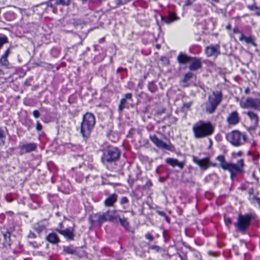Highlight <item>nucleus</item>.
<instances>
[{
    "label": "nucleus",
    "mask_w": 260,
    "mask_h": 260,
    "mask_svg": "<svg viewBox=\"0 0 260 260\" xmlns=\"http://www.w3.org/2000/svg\"><path fill=\"white\" fill-rule=\"evenodd\" d=\"M226 138L228 141L235 146H240L246 141L245 135L238 131H234L229 134Z\"/></svg>",
    "instance_id": "423d86ee"
},
{
    "label": "nucleus",
    "mask_w": 260,
    "mask_h": 260,
    "mask_svg": "<svg viewBox=\"0 0 260 260\" xmlns=\"http://www.w3.org/2000/svg\"><path fill=\"white\" fill-rule=\"evenodd\" d=\"M156 48H158V49H159L160 48V45H156Z\"/></svg>",
    "instance_id": "4d7b16f0"
},
{
    "label": "nucleus",
    "mask_w": 260,
    "mask_h": 260,
    "mask_svg": "<svg viewBox=\"0 0 260 260\" xmlns=\"http://www.w3.org/2000/svg\"><path fill=\"white\" fill-rule=\"evenodd\" d=\"M7 201L9 202H11L12 201V200L11 198H7Z\"/></svg>",
    "instance_id": "864d4df0"
},
{
    "label": "nucleus",
    "mask_w": 260,
    "mask_h": 260,
    "mask_svg": "<svg viewBox=\"0 0 260 260\" xmlns=\"http://www.w3.org/2000/svg\"><path fill=\"white\" fill-rule=\"evenodd\" d=\"M193 161L203 170L207 169L209 167V160L207 158L200 159L193 156Z\"/></svg>",
    "instance_id": "f3484780"
},
{
    "label": "nucleus",
    "mask_w": 260,
    "mask_h": 260,
    "mask_svg": "<svg viewBox=\"0 0 260 260\" xmlns=\"http://www.w3.org/2000/svg\"><path fill=\"white\" fill-rule=\"evenodd\" d=\"M9 64V63L8 59L1 56L0 58V64L3 66H8Z\"/></svg>",
    "instance_id": "473e14b6"
},
{
    "label": "nucleus",
    "mask_w": 260,
    "mask_h": 260,
    "mask_svg": "<svg viewBox=\"0 0 260 260\" xmlns=\"http://www.w3.org/2000/svg\"><path fill=\"white\" fill-rule=\"evenodd\" d=\"M148 89L151 92H155L157 90V86L153 83H150L148 85Z\"/></svg>",
    "instance_id": "2f4dec72"
},
{
    "label": "nucleus",
    "mask_w": 260,
    "mask_h": 260,
    "mask_svg": "<svg viewBox=\"0 0 260 260\" xmlns=\"http://www.w3.org/2000/svg\"><path fill=\"white\" fill-rule=\"evenodd\" d=\"M120 155V151L115 147H110L106 150L102 157L103 164L111 163L117 160Z\"/></svg>",
    "instance_id": "20e7f679"
},
{
    "label": "nucleus",
    "mask_w": 260,
    "mask_h": 260,
    "mask_svg": "<svg viewBox=\"0 0 260 260\" xmlns=\"http://www.w3.org/2000/svg\"><path fill=\"white\" fill-rule=\"evenodd\" d=\"M148 249L154 250L156 252H159L161 250V247L157 245H150L149 246Z\"/></svg>",
    "instance_id": "72a5a7b5"
},
{
    "label": "nucleus",
    "mask_w": 260,
    "mask_h": 260,
    "mask_svg": "<svg viewBox=\"0 0 260 260\" xmlns=\"http://www.w3.org/2000/svg\"><path fill=\"white\" fill-rule=\"evenodd\" d=\"M118 219L119 220L121 226L126 227L128 225V223L126 218H121L119 217V218H118Z\"/></svg>",
    "instance_id": "f704fd0d"
},
{
    "label": "nucleus",
    "mask_w": 260,
    "mask_h": 260,
    "mask_svg": "<svg viewBox=\"0 0 260 260\" xmlns=\"http://www.w3.org/2000/svg\"><path fill=\"white\" fill-rule=\"evenodd\" d=\"M19 148L20 149L21 154L28 153L32 151V144L20 143Z\"/></svg>",
    "instance_id": "6ab92c4d"
},
{
    "label": "nucleus",
    "mask_w": 260,
    "mask_h": 260,
    "mask_svg": "<svg viewBox=\"0 0 260 260\" xmlns=\"http://www.w3.org/2000/svg\"><path fill=\"white\" fill-rule=\"evenodd\" d=\"M192 4V2L190 0H187L185 2V6H188L191 5Z\"/></svg>",
    "instance_id": "09e8293b"
},
{
    "label": "nucleus",
    "mask_w": 260,
    "mask_h": 260,
    "mask_svg": "<svg viewBox=\"0 0 260 260\" xmlns=\"http://www.w3.org/2000/svg\"><path fill=\"white\" fill-rule=\"evenodd\" d=\"M240 106L242 108H252L256 110L260 109V99L258 98H248L242 99L240 102Z\"/></svg>",
    "instance_id": "0eeeda50"
},
{
    "label": "nucleus",
    "mask_w": 260,
    "mask_h": 260,
    "mask_svg": "<svg viewBox=\"0 0 260 260\" xmlns=\"http://www.w3.org/2000/svg\"><path fill=\"white\" fill-rule=\"evenodd\" d=\"M224 222L227 226H229L230 225V224L231 223V219L229 218L224 217Z\"/></svg>",
    "instance_id": "c03bdc74"
},
{
    "label": "nucleus",
    "mask_w": 260,
    "mask_h": 260,
    "mask_svg": "<svg viewBox=\"0 0 260 260\" xmlns=\"http://www.w3.org/2000/svg\"><path fill=\"white\" fill-rule=\"evenodd\" d=\"M152 184L150 180H148L147 182L145 183V184L144 186V187L145 189H149L151 186Z\"/></svg>",
    "instance_id": "58836bf2"
},
{
    "label": "nucleus",
    "mask_w": 260,
    "mask_h": 260,
    "mask_svg": "<svg viewBox=\"0 0 260 260\" xmlns=\"http://www.w3.org/2000/svg\"><path fill=\"white\" fill-rule=\"evenodd\" d=\"M33 148H34V150H35V145L34 144V146H33Z\"/></svg>",
    "instance_id": "13d9d810"
},
{
    "label": "nucleus",
    "mask_w": 260,
    "mask_h": 260,
    "mask_svg": "<svg viewBox=\"0 0 260 260\" xmlns=\"http://www.w3.org/2000/svg\"><path fill=\"white\" fill-rule=\"evenodd\" d=\"M117 195L113 193L109 196L104 201V205L106 207L113 206L114 203L117 201Z\"/></svg>",
    "instance_id": "aec40b11"
},
{
    "label": "nucleus",
    "mask_w": 260,
    "mask_h": 260,
    "mask_svg": "<svg viewBox=\"0 0 260 260\" xmlns=\"http://www.w3.org/2000/svg\"><path fill=\"white\" fill-rule=\"evenodd\" d=\"M214 126L210 122L200 120L192 126L193 136L196 139H202L211 136L214 132Z\"/></svg>",
    "instance_id": "f257e3e1"
},
{
    "label": "nucleus",
    "mask_w": 260,
    "mask_h": 260,
    "mask_svg": "<svg viewBox=\"0 0 260 260\" xmlns=\"http://www.w3.org/2000/svg\"><path fill=\"white\" fill-rule=\"evenodd\" d=\"M192 104V103L191 102L183 103L182 107V111L186 112L187 110H189Z\"/></svg>",
    "instance_id": "c756f323"
},
{
    "label": "nucleus",
    "mask_w": 260,
    "mask_h": 260,
    "mask_svg": "<svg viewBox=\"0 0 260 260\" xmlns=\"http://www.w3.org/2000/svg\"><path fill=\"white\" fill-rule=\"evenodd\" d=\"M161 60L163 62V63L165 65H168L170 63L169 59L166 57H161Z\"/></svg>",
    "instance_id": "e433bc0d"
},
{
    "label": "nucleus",
    "mask_w": 260,
    "mask_h": 260,
    "mask_svg": "<svg viewBox=\"0 0 260 260\" xmlns=\"http://www.w3.org/2000/svg\"><path fill=\"white\" fill-rule=\"evenodd\" d=\"M189 62H190L189 67L190 71H196L201 68V61L199 58L191 57Z\"/></svg>",
    "instance_id": "2eb2a0df"
},
{
    "label": "nucleus",
    "mask_w": 260,
    "mask_h": 260,
    "mask_svg": "<svg viewBox=\"0 0 260 260\" xmlns=\"http://www.w3.org/2000/svg\"><path fill=\"white\" fill-rule=\"evenodd\" d=\"M132 95L131 93H126L124 95V98H122L120 102V104L118 106V110L119 112H121L123 109L125 107V104L126 103L127 100H131Z\"/></svg>",
    "instance_id": "4be33fe9"
},
{
    "label": "nucleus",
    "mask_w": 260,
    "mask_h": 260,
    "mask_svg": "<svg viewBox=\"0 0 260 260\" xmlns=\"http://www.w3.org/2000/svg\"><path fill=\"white\" fill-rule=\"evenodd\" d=\"M227 121L230 124H236L239 121V117L236 111L232 112L227 118Z\"/></svg>",
    "instance_id": "a211bd4d"
},
{
    "label": "nucleus",
    "mask_w": 260,
    "mask_h": 260,
    "mask_svg": "<svg viewBox=\"0 0 260 260\" xmlns=\"http://www.w3.org/2000/svg\"><path fill=\"white\" fill-rule=\"evenodd\" d=\"M247 8L251 11H254L255 15L260 16V7H257L255 5L247 6Z\"/></svg>",
    "instance_id": "cd10ccee"
},
{
    "label": "nucleus",
    "mask_w": 260,
    "mask_h": 260,
    "mask_svg": "<svg viewBox=\"0 0 260 260\" xmlns=\"http://www.w3.org/2000/svg\"><path fill=\"white\" fill-rule=\"evenodd\" d=\"M239 40L241 41L245 42L247 44H250L254 46H256V44L254 42V39L252 36L245 37L242 34Z\"/></svg>",
    "instance_id": "393cba45"
},
{
    "label": "nucleus",
    "mask_w": 260,
    "mask_h": 260,
    "mask_svg": "<svg viewBox=\"0 0 260 260\" xmlns=\"http://www.w3.org/2000/svg\"><path fill=\"white\" fill-rule=\"evenodd\" d=\"M105 213L109 221H115L119 218V215L116 210H108Z\"/></svg>",
    "instance_id": "dca6fc26"
},
{
    "label": "nucleus",
    "mask_w": 260,
    "mask_h": 260,
    "mask_svg": "<svg viewBox=\"0 0 260 260\" xmlns=\"http://www.w3.org/2000/svg\"><path fill=\"white\" fill-rule=\"evenodd\" d=\"M157 213L161 216H166V214L164 212H162V211H157Z\"/></svg>",
    "instance_id": "3c124183"
},
{
    "label": "nucleus",
    "mask_w": 260,
    "mask_h": 260,
    "mask_svg": "<svg viewBox=\"0 0 260 260\" xmlns=\"http://www.w3.org/2000/svg\"><path fill=\"white\" fill-rule=\"evenodd\" d=\"M193 254H194V256L196 257H197V258H198L199 259H201V255H200V253H199V252L196 251V250H193Z\"/></svg>",
    "instance_id": "37998d69"
},
{
    "label": "nucleus",
    "mask_w": 260,
    "mask_h": 260,
    "mask_svg": "<svg viewBox=\"0 0 260 260\" xmlns=\"http://www.w3.org/2000/svg\"><path fill=\"white\" fill-rule=\"evenodd\" d=\"M193 76V74L191 72H188L184 75L183 79H182V82H187L190 79H191Z\"/></svg>",
    "instance_id": "c85d7f7f"
},
{
    "label": "nucleus",
    "mask_w": 260,
    "mask_h": 260,
    "mask_svg": "<svg viewBox=\"0 0 260 260\" xmlns=\"http://www.w3.org/2000/svg\"><path fill=\"white\" fill-rule=\"evenodd\" d=\"M180 258L181 259V260H185V258H183L182 256H181V255H180Z\"/></svg>",
    "instance_id": "6e6d98bb"
},
{
    "label": "nucleus",
    "mask_w": 260,
    "mask_h": 260,
    "mask_svg": "<svg viewBox=\"0 0 260 260\" xmlns=\"http://www.w3.org/2000/svg\"><path fill=\"white\" fill-rule=\"evenodd\" d=\"M162 19L166 23L170 24L175 21L178 20L179 17L176 15V14L175 13L171 12L169 13L167 17H162Z\"/></svg>",
    "instance_id": "5701e85b"
},
{
    "label": "nucleus",
    "mask_w": 260,
    "mask_h": 260,
    "mask_svg": "<svg viewBox=\"0 0 260 260\" xmlns=\"http://www.w3.org/2000/svg\"><path fill=\"white\" fill-rule=\"evenodd\" d=\"M222 93L220 91H213L208 98L209 105L206 107V112L213 113L222 100Z\"/></svg>",
    "instance_id": "39448f33"
},
{
    "label": "nucleus",
    "mask_w": 260,
    "mask_h": 260,
    "mask_svg": "<svg viewBox=\"0 0 260 260\" xmlns=\"http://www.w3.org/2000/svg\"><path fill=\"white\" fill-rule=\"evenodd\" d=\"M95 123V118L93 114L86 113L83 116L81 123L80 132L84 138H88L93 129Z\"/></svg>",
    "instance_id": "7ed1b4c3"
},
{
    "label": "nucleus",
    "mask_w": 260,
    "mask_h": 260,
    "mask_svg": "<svg viewBox=\"0 0 260 260\" xmlns=\"http://www.w3.org/2000/svg\"><path fill=\"white\" fill-rule=\"evenodd\" d=\"M57 232L62 235L68 241L73 240L74 239V229H57Z\"/></svg>",
    "instance_id": "ddd939ff"
},
{
    "label": "nucleus",
    "mask_w": 260,
    "mask_h": 260,
    "mask_svg": "<svg viewBox=\"0 0 260 260\" xmlns=\"http://www.w3.org/2000/svg\"><path fill=\"white\" fill-rule=\"evenodd\" d=\"M46 240L50 243L56 244L60 242V240L57 235L54 233H50L47 237Z\"/></svg>",
    "instance_id": "b1692460"
},
{
    "label": "nucleus",
    "mask_w": 260,
    "mask_h": 260,
    "mask_svg": "<svg viewBox=\"0 0 260 260\" xmlns=\"http://www.w3.org/2000/svg\"><path fill=\"white\" fill-rule=\"evenodd\" d=\"M145 238L150 241H152L154 239L153 236L149 233H147L145 235Z\"/></svg>",
    "instance_id": "ea45409f"
},
{
    "label": "nucleus",
    "mask_w": 260,
    "mask_h": 260,
    "mask_svg": "<svg viewBox=\"0 0 260 260\" xmlns=\"http://www.w3.org/2000/svg\"><path fill=\"white\" fill-rule=\"evenodd\" d=\"M254 203H257L259 207H260V199L256 197L253 198V201Z\"/></svg>",
    "instance_id": "49530a36"
},
{
    "label": "nucleus",
    "mask_w": 260,
    "mask_h": 260,
    "mask_svg": "<svg viewBox=\"0 0 260 260\" xmlns=\"http://www.w3.org/2000/svg\"><path fill=\"white\" fill-rule=\"evenodd\" d=\"M2 235L4 238V241L3 243V245L4 247H7L8 246H10L11 245V240H10V233L9 232H7L5 233H2Z\"/></svg>",
    "instance_id": "a878e982"
},
{
    "label": "nucleus",
    "mask_w": 260,
    "mask_h": 260,
    "mask_svg": "<svg viewBox=\"0 0 260 260\" xmlns=\"http://www.w3.org/2000/svg\"><path fill=\"white\" fill-rule=\"evenodd\" d=\"M246 115L248 116L251 121V126L253 128H255L258 123L259 117L258 115L252 111H249L246 113Z\"/></svg>",
    "instance_id": "4468645a"
},
{
    "label": "nucleus",
    "mask_w": 260,
    "mask_h": 260,
    "mask_svg": "<svg viewBox=\"0 0 260 260\" xmlns=\"http://www.w3.org/2000/svg\"><path fill=\"white\" fill-rule=\"evenodd\" d=\"M90 222L93 225L101 226L102 223L109 221L105 212L92 214L89 217Z\"/></svg>",
    "instance_id": "6e6552de"
},
{
    "label": "nucleus",
    "mask_w": 260,
    "mask_h": 260,
    "mask_svg": "<svg viewBox=\"0 0 260 260\" xmlns=\"http://www.w3.org/2000/svg\"><path fill=\"white\" fill-rule=\"evenodd\" d=\"M253 217L251 215H239L238 218V228H247Z\"/></svg>",
    "instance_id": "9b49d317"
},
{
    "label": "nucleus",
    "mask_w": 260,
    "mask_h": 260,
    "mask_svg": "<svg viewBox=\"0 0 260 260\" xmlns=\"http://www.w3.org/2000/svg\"><path fill=\"white\" fill-rule=\"evenodd\" d=\"M166 161L168 164L173 167L177 166L179 167L181 169L183 168L184 165V162H179L177 159L172 158H167Z\"/></svg>",
    "instance_id": "412c9836"
},
{
    "label": "nucleus",
    "mask_w": 260,
    "mask_h": 260,
    "mask_svg": "<svg viewBox=\"0 0 260 260\" xmlns=\"http://www.w3.org/2000/svg\"><path fill=\"white\" fill-rule=\"evenodd\" d=\"M217 159L220 162L221 167L224 170L230 172L231 178L233 180L237 173L241 172L244 167L243 159L238 160L236 164L228 162L225 160L224 157L222 155L218 156Z\"/></svg>",
    "instance_id": "f03ea898"
},
{
    "label": "nucleus",
    "mask_w": 260,
    "mask_h": 260,
    "mask_svg": "<svg viewBox=\"0 0 260 260\" xmlns=\"http://www.w3.org/2000/svg\"><path fill=\"white\" fill-rule=\"evenodd\" d=\"M243 154V152L241 151L238 152H233L232 153V158H236L237 156H240Z\"/></svg>",
    "instance_id": "c9c22d12"
},
{
    "label": "nucleus",
    "mask_w": 260,
    "mask_h": 260,
    "mask_svg": "<svg viewBox=\"0 0 260 260\" xmlns=\"http://www.w3.org/2000/svg\"><path fill=\"white\" fill-rule=\"evenodd\" d=\"M128 202V200L127 198H126L125 197H123L121 199L120 203L121 205H124L125 204L127 203Z\"/></svg>",
    "instance_id": "4c0bfd02"
},
{
    "label": "nucleus",
    "mask_w": 260,
    "mask_h": 260,
    "mask_svg": "<svg viewBox=\"0 0 260 260\" xmlns=\"http://www.w3.org/2000/svg\"><path fill=\"white\" fill-rule=\"evenodd\" d=\"M247 229H238L239 231L242 234H244L246 232V230Z\"/></svg>",
    "instance_id": "8fccbe9b"
},
{
    "label": "nucleus",
    "mask_w": 260,
    "mask_h": 260,
    "mask_svg": "<svg viewBox=\"0 0 260 260\" xmlns=\"http://www.w3.org/2000/svg\"><path fill=\"white\" fill-rule=\"evenodd\" d=\"M205 53L208 57H216L220 54V46L218 45H211L206 48Z\"/></svg>",
    "instance_id": "f8f14e48"
},
{
    "label": "nucleus",
    "mask_w": 260,
    "mask_h": 260,
    "mask_svg": "<svg viewBox=\"0 0 260 260\" xmlns=\"http://www.w3.org/2000/svg\"><path fill=\"white\" fill-rule=\"evenodd\" d=\"M259 55L260 56V53H259Z\"/></svg>",
    "instance_id": "052dcab7"
},
{
    "label": "nucleus",
    "mask_w": 260,
    "mask_h": 260,
    "mask_svg": "<svg viewBox=\"0 0 260 260\" xmlns=\"http://www.w3.org/2000/svg\"><path fill=\"white\" fill-rule=\"evenodd\" d=\"M62 248L63 252L66 254H75L79 257H82L86 254L84 250H82L78 247H74L72 245H70L69 246H63Z\"/></svg>",
    "instance_id": "1a4fd4ad"
},
{
    "label": "nucleus",
    "mask_w": 260,
    "mask_h": 260,
    "mask_svg": "<svg viewBox=\"0 0 260 260\" xmlns=\"http://www.w3.org/2000/svg\"><path fill=\"white\" fill-rule=\"evenodd\" d=\"M150 140L158 147L162 149L171 150L172 146L171 144H167L160 140L155 135L150 136Z\"/></svg>",
    "instance_id": "9d476101"
},
{
    "label": "nucleus",
    "mask_w": 260,
    "mask_h": 260,
    "mask_svg": "<svg viewBox=\"0 0 260 260\" xmlns=\"http://www.w3.org/2000/svg\"><path fill=\"white\" fill-rule=\"evenodd\" d=\"M40 116V113L38 111L35 110L34 111V116L36 118L39 117Z\"/></svg>",
    "instance_id": "de8ad7c7"
},
{
    "label": "nucleus",
    "mask_w": 260,
    "mask_h": 260,
    "mask_svg": "<svg viewBox=\"0 0 260 260\" xmlns=\"http://www.w3.org/2000/svg\"><path fill=\"white\" fill-rule=\"evenodd\" d=\"M10 49L8 48V49H7L6 50V51L4 53V54L2 56V57H4L5 58H7L8 56H9V55L10 54Z\"/></svg>",
    "instance_id": "a19ab883"
},
{
    "label": "nucleus",
    "mask_w": 260,
    "mask_h": 260,
    "mask_svg": "<svg viewBox=\"0 0 260 260\" xmlns=\"http://www.w3.org/2000/svg\"><path fill=\"white\" fill-rule=\"evenodd\" d=\"M213 1H215V2H218V0H213Z\"/></svg>",
    "instance_id": "bf43d9fd"
},
{
    "label": "nucleus",
    "mask_w": 260,
    "mask_h": 260,
    "mask_svg": "<svg viewBox=\"0 0 260 260\" xmlns=\"http://www.w3.org/2000/svg\"><path fill=\"white\" fill-rule=\"evenodd\" d=\"M36 128L37 131H40L42 130V126L40 123H39V122H37Z\"/></svg>",
    "instance_id": "a18cd8bd"
},
{
    "label": "nucleus",
    "mask_w": 260,
    "mask_h": 260,
    "mask_svg": "<svg viewBox=\"0 0 260 260\" xmlns=\"http://www.w3.org/2000/svg\"><path fill=\"white\" fill-rule=\"evenodd\" d=\"M190 57L184 54L183 53H180L178 56L177 60L180 64L185 63L187 62H189L190 60Z\"/></svg>",
    "instance_id": "bb28decb"
},
{
    "label": "nucleus",
    "mask_w": 260,
    "mask_h": 260,
    "mask_svg": "<svg viewBox=\"0 0 260 260\" xmlns=\"http://www.w3.org/2000/svg\"><path fill=\"white\" fill-rule=\"evenodd\" d=\"M226 27L227 29H230L231 28L230 25H228V26H226Z\"/></svg>",
    "instance_id": "5fc2aeb1"
},
{
    "label": "nucleus",
    "mask_w": 260,
    "mask_h": 260,
    "mask_svg": "<svg viewBox=\"0 0 260 260\" xmlns=\"http://www.w3.org/2000/svg\"><path fill=\"white\" fill-rule=\"evenodd\" d=\"M40 157H41V155H39V156H37V163L38 165L40 163V162H41V158H40Z\"/></svg>",
    "instance_id": "603ef678"
},
{
    "label": "nucleus",
    "mask_w": 260,
    "mask_h": 260,
    "mask_svg": "<svg viewBox=\"0 0 260 260\" xmlns=\"http://www.w3.org/2000/svg\"><path fill=\"white\" fill-rule=\"evenodd\" d=\"M70 2L71 0H56V4L62 6H69Z\"/></svg>",
    "instance_id": "7c9ffc66"
},
{
    "label": "nucleus",
    "mask_w": 260,
    "mask_h": 260,
    "mask_svg": "<svg viewBox=\"0 0 260 260\" xmlns=\"http://www.w3.org/2000/svg\"><path fill=\"white\" fill-rule=\"evenodd\" d=\"M5 137L2 132V130L0 129V140H1L2 144H4V140L3 139H5Z\"/></svg>",
    "instance_id": "79ce46f5"
}]
</instances>
